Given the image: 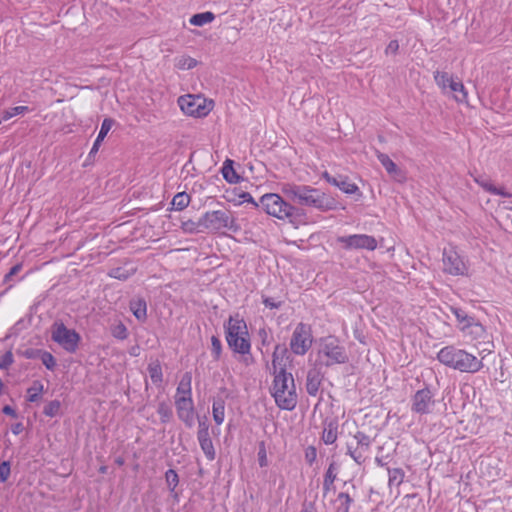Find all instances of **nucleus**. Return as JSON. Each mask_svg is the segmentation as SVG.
Listing matches in <instances>:
<instances>
[{"label": "nucleus", "mask_w": 512, "mask_h": 512, "mask_svg": "<svg viewBox=\"0 0 512 512\" xmlns=\"http://www.w3.org/2000/svg\"><path fill=\"white\" fill-rule=\"evenodd\" d=\"M278 349V346L276 347ZM273 353L272 367L274 373L271 394L276 405L282 410H293L297 405V393L294 378L282 367L278 369V357Z\"/></svg>", "instance_id": "obj_1"}, {"label": "nucleus", "mask_w": 512, "mask_h": 512, "mask_svg": "<svg viewBox=\"0 0 512 512\" xmlns=\"http://www.w3.org/2000/svg\"><path fill=\"white\" fill-rule=\"evenodd\" d=\"M338 424L335 421L326 422L323 429L322 440L325 444H333L337 440Z\"/></svg>", "instance_id": "obj_21"}, {"label": "nucleus", "mask_w": 512, "mask_h": 512, "mask_svg": "<svg viewBox=\"0 0 512 512\" xmlns=\"http://www.w3.org/2000/svg\"><path fill=\"white\" fill-rule=\"evenodd\" d=\"M443 272L452 276H466L468 266L453 248H444L442 254Z\"/></svg>", "instance_id": "obj_11"}, {"label": "nucleus", "mask_w": 512, "mask_h": 512, "mask_svg": "<svg viewBox=\"0 0 512 512\" xmlns=\"http://www.w3.org/2000/svg\"><path fill=\"white\" fill-rule=\"evenodd\" d=\"M437 359L443 365L463 373H476L483 367L481 359L453 345L443 347Z\"/></svg>", "instance_id": "obj_3"}, {"label": "nucleus", "mask_w": 512, "mask_h": 512, "mask_svg": "<svg viewBox=\"0 0 512 512\" xmlns=\"http://www.w3.org/2000/svg\"><path fill=\"white\" fill-rule=\"evenodd\" d=\"M313 344L311 327L304 323H298L290 338V349L298 356L305 355Z\"/></svg>", "instance_id": "obj_9"}, {"label": "nucleus", "mask_w": 512, "mask_h": 512, "mask_svg": "<svg viewBox=\"0 0 512 512\" xmlns=\"http://www.w3.org/2000/svg\"><path fill=\"white\" fill-rule=\"evenodd\" d=\"M398 49H399L398 41L392 40L387 45L385 52H386V54H396Z\"/></svg>", "instance_id": "obj_54"}, {"label": "nucleus", "mask_w": 512, "mask_h": 512, "mask_svg": "<svg viewBox=\"0 0 512 512\" xmlns=\"http://www.w3.org/2000/svg\"><path fill=\"white\" fill-rule=\"evenodd\" d=\"M376 156L390 176L399 181L403 179V173L401 169L398 168V166L390 159V157L387 154H384L377 150Z\"/></svg>", "instance_id": "obj_17"}, {"label": "nucleus", "mask_w": 512, "mask_h": 512, "mask_svg": "<svg viewBox=\"0 0 512 512\" xmlns=\"http://www.w3.org/2000/svg\"><path fill=\"white\" fill-rule=\"evenodd\" d=\"M199 430H204V431H208L209 430V427L206 424V422H199Z\"/></svg>", "instance_id": "obj_61"}, {"label": "nucleus", "mask_w": 512, "mask_h": 512, "mask_svg": "<svg viewBox=\"0 0 512 512\" xmlns=\"http://www.w3.org/2000/svg\"><path fill=\"white\" fill-rule=\"evenodd\" d=\"M157 413L159 414L162 423L169 422L173 415L171 406L166 402H160L158 404Z\"/></svg>", "instance_id": "obj_34"}, {"label": "nucleus", "mask_w": 512, "mask_h": 512, "mask_svg": "<svg viewBox=\"0 0 512 512\" xmlns=\"http://www.w3.org/2000/svg\"><path fill=\"white\" fill-rule=\"evenodd\" d=\"M337 242L340 243L345 250L366 249L373 251L377 248V240L367 234L339 236Z\"/></svg>", "instance_id": "obj_13"}, {"label": "nucleus", "mask_w": 512, "mask_h": 512, "mask_svg": "<svg viewBox=\"0 0 512 512\" xmlns=\"http://www.w3.org/2000/svg\"><path fill=\"white\" fill-rule=\"evenodd\" d=\"M21 270V265L17 264V265H14L10 271L5 275L4 277V281L5 282H8L12 276L16 275L17 273H19V271Z\"/></svg>", "instance_id": "obj_56"}, {"label": "nucleus", "mask_w": 512, "mask_h": 512, "mask_svg": "<svg viewBox=\"0 0 512 512\" xmlns=\"http://www.w3.org/2000/svg\"><path fill=\"white\" fill-rule=\"evenodd\" d=\"M11 467L9 461H3L0 464V482H6L10 476Z\"/></svg>", "instance_id": "obj_46"}, {"label": "nucleus", "mask_w": 512, "mask_h": 512, "mask_svg": "<svg viewBox=\"0 0 512 512\" xmlns=\"http://www.w3.org/2000/svg\"><path fill=\"white\" fill-rule=\"evenodd\" d=\"M322 177L330 184H332L333 179L336 178L334 176H331L328 172H324Z\"/></svg>", "instance_id": "obj_60"}, {"label": "nucleus", "mask_w": 512, "mask_h": 512, "mask_svg": "<svg viewBox=\"0 0 512 512\" xmlns=\"http://www.w3.org/2000/svg\"><path fill=\"white\" fill-rule=\"evenodd\" d=\"M389 486H400L404 480L405 473L401 468L388 469Z\"/></svg>", "instance_id": "obj_29"}, {"label": "nucleus", "mask_w": 512, "mask_h": 512, "mask_svg": "<svg viewBox=\"0 0 512 512\" xmlns=\"http://www.w3.org/2000/svg\"><path fill=\"white\" fill-rule=\"evenodd\" d=\"M323 377V374L317 368L308 370L305 387L310 396H316L318 394Z\"/></svg>", "instance_id": "obj_16"}, {"label": "nucleus", "mask_w": 512, "mask_h": 512, "mask_svg": "<svg viewBox=\"0 0 512 512\" xmlns=\"http://www.w3.org/2000/svg\"><path fill=\"white\" fill-rule=\"evenodd\" d=\"M258 462L261 467H266L268 465L266 448L263 442L260 444L259 447Z\"/></svg>", "instance_id": "obj_49"}, {"label": "nucleus", "mask_w": 512, "mask_h": 512, "mask_svg": "<svg viewBox=\"0 0 512 512\" xmlns=\"http://www.w3.org/2000/svg\"><path fill=\"white\" fill-rule=\"evenodd\" d=\"M2 121H4V120H3V117H2V118H0V124L2 123Z\"/></svg>", "instance_id": "obj_64"}, {"label": "nucleus", "mask_w": 512, "mask_h": 512, "mask_svg": "<svg viewBox=\"0 0 512 512\" xmlns=\"http://www.w3.org/2000/svg\"><path fill=\"white\" fill-rule=\"evenodd\" d=\"M22 431V424L21 423H17L15 425L12 426V432L13 434L17 435L19 434L20 432Z\"/></svg>", "instance_id": "obj_59"}, {"label": "nucleus", "mask_w": 512, "mask_h": 512, "mask_svg": "<svg viewBox=\"0 0 512 512\" xmlns=\"http://www.w3.org/2000/svg\"><path fill=\"white\" fill-rule=\"evenodd\" d=\"M211 351L214 359L218 360L222 352V343L217 336L211 337Z\"/></svg>", "instance_id": "obj_42"}, {"label": "nucleus", "mask_w": 512, "mask_h": 512, "mask_svg": "<svg viewBox=\"0 0 512 512\" xmlns=\"http://www.w3.org/2000/svg\"><path fill=\"white\" fill-rule=\"evenodd\" d=\"M178 105L182 112L193 117H204L212 109V101L207 102L199 95H183L178 98Z\"/></svg>", "instance_id": "obj_8"}, {"label": "nucleus", "mask_w": 512, "mask_h": 512, "mask_svg": "<svg viewBox=\"0 0 512 512\" xmlns=\"http://www.w3.org/2000/svg\"><path fill=\"white\" fill-rule=\"evenodd\" d=\"M14 361L12 352L7 351L0 357V369H7Z\"/></svg>", "instance_id": "obj_48"}, {"label": "nucleus", "mask_w": 512, "mask_h": 512, "mask_svg": "<svg viewBox=\"0 0 512 512\" xmlns=\"http://www.w3.org/2000/svg\"><path fill=\"white\" fill-rule=\"evenodd\" d=\"M2 411L6 415H9L11 417H16L15 410L11 406H9V405L4 406Z\"/></svg>", "instance_id": "obj_58"}, {"label": "nucleus", "mask_w": 512, "mask_h": 512, "mask_svg": "<svg viewBox=\"0 0 512 512\" xmlns=\"http://www.w3.org/2000/svg\"><path fill=\"white\" fill-rule=\"evenodd\" d=\"M113 123L114 121L110 118H106L103 120L99 134L93 144L90 154L96 153L98 151L101 142L104 140L108 132L111 130Z\"/></svg>", "instance_id": "obj_22"}, {"label": "nucleus", "mask_w": 512, "mask_h": 512, "mask_svg": "<svg viewBox=\"0 0 512 512\" xmlns=\"http://www.w3.org/2000/svg\"><path fill=\"white\" fill-rule=\"evenodd\" d=\"M281 191L290 201L302 206L313 207L321 211L333 208V200L330 197L309 185L285 183L282 185Z\"/></svg>", "instance_id": "obj_2"}, {"label": "nucleus", "mask_w": 512, "mask_h": 512, "mask_svg": "<svg viewBox=\"0 0 512 512\" xmlns=\"http://www.w3.org/2000/svg\"><path fill=\"white\" fill-rule=\"evenodd\" d=\"M435 403L433 392L428 387H425L416 391L412 396L411 411L419 415L430 414L433 411Z\"/></svg>", "instance_id": "obj_14"}, {"label": "nucleus", "mask_w": 512, "mask_h": 512, "mask_svg": "<svg viewBox=\"0 0 512 512\" xmlns=\"http://www.w3.org/2000/svg\"><path fill=\"white\" fill-rule=\"evenodd\" d=\"M222 174H223L224 179L226 181H228L229 183H237L239 180V176L236 174V172L232 166L231 160H227L224 163L223 168H222Z\"/></svg>", "instance_id": "obj_31"}, {"label": "nucleus", "mask_w": 512, "mask_h": 512, "mask_svg": "<svg viewBox=\"0 0 512 512\" xmlns=\"http://www.w3.org/2000/svg\"><path fill=\"white\" fill-rule=\"evenodd\" d=\"M200 447L209 461H213L216 457L215 449L212 440L199 442Z\"/></svg>", "instance_id": "obj_39"}, {"label": "nucleus", "mask_w": 512, "mask_h": 512, "mask_svg": "<svg viewBox=\"0 0 512 512\" xmlns=\"http://www.w3.org/2000/svg\"><path fill=\"white\" fill-rule=\"evenodd\" d=\"M239 197L241 199V203L247 202V203H252L255 207L260 206V201L259 202H255L253 197L248 192L241 193Z\"/></svg>", "instance_id": "obj_52"}, {"label": "nucleus", "mask_w": 512, "mask_h": 512, "mask_svg": "<svg viewBox=\"0 0 512 512\" xmlns=\"http://www.w3.org/2000/svg\"><path fill=\"white\" fill-rule=\"evenodd\" d=\"M260 207L269 215L278 219H288L297 223L303 215L299 208L286 202L279 194L267 193L260 198Z\"/></svg>", "instance_id": "obj_5"}, {"label": "nucleus", "mask_w": 512, "mask_h": 512, "mask_svg": "<svg viewBox=\"0 0 512 512\" xmlns=\"http://www.w3.org/2000/svg\"><path fill=\"white\" fill-rule=\"evenodd\" d=\"M51 338L65 351L74 353L80 341V335L73 329H68L63 323H54L51 329Z\"/></svg>", "instance_id": "obj_10"}, {"label": "nucleus", "mask_w": 512, "mask_h": 512, "mask_svg": "<svg viewBox=\"0 0 512 512\" xmlns=\"http://www.w3.org/2000/svg\"><path fill=\"white\" fill-rule=\"evenodd\" d=\"M41 361L48 370H53L56 366V360L54 356L47 351L42 352Z\"/></svg>", "instance_id": "obj_43"}, {"label": "nucleus", "mask_w": 512, "mask_h": 512, "mask_svg": "<svg viewBox=\"0 0 512 512\" xmlns=\"http://www.w3.org/2000/svg\"><path fill=\"white\" fill-rule=\"evenodd\" d=\"M175 406L179 419L186 426L192 427L194 425V404L192 398L175 397Z\"/></svg>", "instance_id": "obj_15"}, {"label": "nucleus", "mask_w": 512, "mask_h": 512, "mask_svg": "<svg viewBox=\"0 0 512 512\" xmlns=\"http://www.w3.org/2000/svg\"><path fill=\"white\" fill-rule=\"evenodd\" d=\"M263 303L266 307L270 309H275L280 307V302H276L273 298L266 297L263 299Z\"/></svg>", "instance_id": "obj_55"}, {"label": "nucleus", "mask_w": 512, "mask_h": 512, "mask_svg": "<svg viewBox=\"0 0 512 512\" xmlns=\"http://www.w3.org/2000/svg\"><path fill=\"white\" fill-rule=\"evenodd\" d=\"M213 420L217 425H221L225 419V402L223 399H215L212 406Z\"/></svg>", "instance_id": "obj_24"}, {"label": "nucleus", "mask_w": 512, "mask_h": 512, "mask_svg": "<svg viewBox=\"0 0 512 512\" xmlns=\"http://www.w3.org/2000/svg\"><path fill=\"white\" fill-rule=\"evenodd\" d=\"M375 461H376V463H377L379 466H384V462L382 461V459H381V458L376 457Z\"/></svg>", "instance_id": "obj_62"}, {"label": "nucleus", "mask_w": 512, "mask_h": 512, "mask_svg": "<svg viewBox=\"0 0 512 512\" xmlns=\"http://www.w3.org/2000/svg\"><path fill=\"white\" fill-rule=\"evenodd\" d=\"M27 112H30V108L27 106H15L10 109H7L3 112V120L7 121L14 116L22 115Z\"/></svg>", "instance_id": "obj_36"}, {"label": "nucleus", "mask_w": 512, "mask_h": 512, "mask_svg": "<svg viewBox=\"0 0 512 512\" xmlns=\"http://www.w3.org/2000/svg\"><path fill=\"white\" fill-rule=\"evenodd\" d=\"M3 389H4V383L3 381L0 379V395L2 394L3 392Z\"/></svg>", "instance_id": "obj_63"}, {"label": "nucleus", "mask_w": 512, "mask_h": 512, "mask_svg": "<svg viewBox=\"0 0 512 512\" xmlns=\"http://www.w3.org/2000/svg\"><path fill=\"white\" fill-rule=\"evenodd\" d=\"M191 382H192V376L191 373L186 372L176 389V396L175 397H184V399L192 398V388H191Z\"/></svg>", "instance_id": "obj_19"}, {"label": "nucleus", "mask_w": 512, "mask_h": 512, "mask_svg": "<svg viewBox=\"0 0 512 512\" xmlns=\"http://www.w3.org/2000/svg\"><path fill=\"white\" fill-rule=\"evenodd\" d=\"M112 333L118 339H125L127 337V329L123 324L115 326Z\"/></svg>", "instance_id": "obj_51"}, {"label": "nucleus", "mask_w": 512, "mask_h": 512, "mask_svg": "<svg viewBox=\"0 0 512 512\" xmlns=\"http://www.w3.org/2000/svg\"><path fill=\"white\" fill-rule=\"evenodd\" d=\"M215 19V15L212 12H203L193 15L189 22L194 26H203L205 24L211 23Z\"/></svg>", "instance_id": "obj_28"}, {"label": "nucleus", "mask_w": 512, "mask_h": 512, "mask_svg": "<svg viewBox=\"0 0 512 512\" xmlns=\"http://www.w3.org/2000/svg\"><path fill=\"white\" fill-rule=\"evenodd\" d=\"M337 502L339 503V505H338L339 511L349 512L350 505L352 503V498L349 496L348 493H345V492L339 493L337 496Z\"/></svg>", "instance_id": "obj_37"}, {"label": "nucleus", "mask_w": 512, "mask_h": 512, "mask_svg": "<svg viewBox=\"0 0 512 512\" xmlns=\"http://www.w3.org/2000/svg\"><path fill=\"white\" fill-rule=\"evenodd\" d=\"M149 376L151 378V381L156 384L160 385L162 382L163 374H162V368L160 365V362L158 360H153L148 364L147 367Z\"/></svg>", "instance_id": "obj_26"}, {"label": "nucleus", "mask_w": 512, "mask_h": 512, "mask_svg": "<svg viewBox=\"0 0 512 512\" xmlns=\"http://www.w3.org/2000/svg\"><path fill=\"white\" fill-rule=\"evenodd\" d=\"M43 392V384L35 381L31 387L27 389V400L29 402H36L40 399Z\"/></svg>", "instance_id": "obj_32"}, {"label": "nucleus", "mask_w": 512, "mask_h": 512, "mask_svg": "<svg viewBox=\"0 0 512 512\" xmlns=\"http://www.w3.org/2000/svg\"><path fill=\"white\" fill-rule=\"evenodd\" d=\"M465 334H473L476 337H480L484 333V327L478 323L475 319L472 320V323L469 325V329Z\"/></svg>", "instance_id": "obj_45"}, {"label": "nucleus", "mask_w": 512, "mask_h": 512, "mask_svg": "<svg viewBox=\"0 0 512 512\" xmlns=\"http://www.w3.org/2000/svg\"><path fill=\"white\" fill-rule=\"evenodd\" d=\"M348 359L345 347L340 344L337 338L328 336L321 339L317 353V360L320 365L330 367L336 364H344Z\"/></svg>", "instance_id": "obj_6"}, {"label": "nucleus", "mask_w": 512, "mask_h": 512, "mask_svg": "<svg viewBox=\"0 0 512 512\" xmlns=\"http://www.w3.org/2000/svg\"><path fill=\"white\" fill-rule=\"evenodd\" d=\"M336 187H338L341 191H343L346 194H354L358 187L355 183H352L349 181L348 177L339 175L335 179H333L332 184Z\"/></svg>", "instance_id": "obj_23"}, {"label": "nucleus", "mask_w": 512, "mask_h": 512, "mask_svg": "<svg viewBox=\"0 0 512 512\" xmlns=\"http://www.w3.org/2000/svg\"><path fill=\"white\" fill-rule=\"evenodd\" d=\"M452 313L455 315L458 323H459V329L462 332H467L469 329L470 323H472L473 317L468 316L465 311H463L460 308H451Z\"/></svg>", "instance_id": "obj_25"}, {"label": "nucleus", "mask_w": 512, "mask_h": 512, "mask_svg": "<svg viewBox=\"0 0 512 512\" xmlns=\"http://www.w3.org/2000/svg\"><path fill=\"white\" fill-rule=\"evenodd\" d=\"M183 229L186 232L190 233H202L204 232V228L199 225V219L197 221L188 220L183 223Z\"/></svg>", "instance_id": "obj_41"}, {"label": "nucleus", "mask_w": 512, "mask_h": 512, "mask_svg": "<svg viewBox=\"0 0 512 512\" xmlns=\"http://www.w3.org/2000/svg\"><path fill=\"white\" fill-rule=\"evenodd\" d=\"M474 181L480 186L482 187L485 191L488 192V187L489 186H492L493 183H491L490 181L484 179L482 176H477V177H474Z\"/></svg>", "instance_id": "obj_53"}, {"label": "nucleus", "mask_w": 512, "mask_h": 512, "mask_svg": "<svg viewBox=\"0 0 512 512\" xmlns=\"http://www.w3.org/2000/svg\"><path fill=\"white\" fill-rule=\"evenodd\" d=\"M197 439L199 442L211 440V438L209 436V430L208 431L198 430Z\"/></svg>", "instance_id": "obj_57"}, {"label": "nucleus", "mask_w": 512, "mask_h": 512, "mask_svg": "<svg viewBox=\"0 0 512 512\" xmlns=\"http://www.w3.org/2000/svg\"><path fill=\"white\" fill-rule=\"evenodd\" d=\"M449 89L455 93L454 99L457 102L467 103L468 93L462 82L454 80L453 82H451V86L449 87Z\"/></svg>", "instance_id": "obj_27"}, {"label": "nucleus", "mask_w": 512, "mask_h": 512, "mask_svg": "<svg viewBox=\"0 0 512 512\" xmlns=\"http://www.w3.org/2000/svg\"><path fill=\"white\" fill-rule=\"evenodd\" d=\"M371 439L363 432H357L353 440L347 444V454L357 463L362 464L368 457Z\"/></svg>", "instance_id": "obj_12"}, {"label": "nucleus", "mask_w": 512, "mask_h": 512, "mask_svg": "<svg viewBox=\"0 0 512 512\" xmlns=\"http://www.w3.org/2000/svg\"><path fill=\"white\" fill-rule=\"evenodd\" d=\"M488 193L493 195H499L505 198L512 197V193L507 191L504 187H496L494 184L488 187Z\"/></svg>", "instance_id": "obj_47"}, {"label": "nucleus", "mask_w": 512, "mask_h": 512, "mask_svg": "<svg viewBox=\"0 0 512 512\" xmlns=\"http://www.w3.org/2000/svg\"><path fill=\"white\" fill-rule=\"evenodd\" d=\"M108 275L115 279L126 280L129 278L130 273L121 267H117L111 269Z\"/></svg>", "instance_id": "obj_44"}, {"label": "nucleus", "mask_w": 512, "mask_h": 512, "mask_svg": "<svg viewBox=\"0 0 512 512\" xmlns=\"http://www.w3.org/2000/svg\"><path fill=\"white\" fill-rule=\"evenodd\" d=\"M165 480L169 490L173 492L179 483L177 472L174 469L167 470L165 473Z\"/></svg>", "instance_id": "obj_38"}, {"label": "nucleus", "mask_w": 512, "mask_h": 512, "mask_svg": "<svg viewBox=\"0 0 512 512\" xmlns=\"http://www.w3.org/2000/svg\"><path fill=\"white\" fill-rule=\"evenodd\" d=\"M317 458L316 448L309 446L305 451V460L308 464L312 465Z\"/></svg>", "instance_id": "obj_50"}, {"label": "nucleus", "mask_w": 512, "mask_h": 512, "mask_svg": "<svg viewBox=\"0 0 512 512\" xmlns=\"http://www.w3.org/2000/svg\"><path fill=\"white\" fill-rule=\"evenodd\" d=\"M199 225L204 228V232L217 233L222 230L231 232L239 231L240 227L231 213L227 210L207 211L199 218Z\"/></svg>", "instance_id": "obj_7"}, {"label": "nucleus", "mask_w": 512, "mask_h": 512, "mask_svg": "<svg viewBox=\"0 0 512 512\" xmlns=\"http://www.w3.org/2000/svg\"><path fill=\"white\" fill-rule=\"evenodd\" d=\"M197 65V60L190 56H181L177 59L176 67L181 70L193 69Z\"/></svg>", "instance_id": "obj_35"}, {"label": "nucleus", "mask_w": 512, "mask_h": 512, "mask_svg": "<svg viewBox=\"0 0 512 512\" xmlns=\"http://www.w3.org/2000/svg\"><path fill=\"white\" fill-rule=\"evenodd\" d=\"M434 80L436 84L445 91L451 86V82L454 80L446 72L436 71L434 73Z\"/></svg>", "instance_id": "obj_33"}, {"label": "nucleus", "mask_w": 512, "mask_h": 512, "mask_svg": "<svg viewBox=\"0 0 512 512\" xmlns=\"http://www.w3.org/2000/svg\"><path fill=\"white\" fill-rule=\"evenodd\" d=\"M190 196L185 192L177 193L172 199L173 207L178 210H184L190 203Z\"/></svg>", "instance_id": "obj_30"}, {"label": "nucleus", "mask_w": 512, "mask_h": 512, "mask_svg": "<svg viewBox=\"0 0 512 512\" xmlns=\"http://www.w3.org/2000/svg\"><path fill=\"white\" fill-rule=\"evenodd\" d=\"M129 308L133 315L139 321H145L147 318V304L146 301L141 297L133 298L129 303Z\"/></svg>", "instance_id": "obj_18"}, {"label": "nucleus", "mask_w": 512, "mask_h": 512, "mask_svg": "<svg viewBox=\"0 0 512 512\" xmlns=\"http://www.w3.org/2000/svg\"><path fill=\"white\" fill-rule=\"evenodd\" d=\"M61 404L58 400L50 401L43 410V413L46 416L54 417L56 416L60 411Z\"/></svg>", "instance_id": "obj_40"}, {"label": "nucleus", "mask_w": 512, "mask_h": 512, "mask_svg": "<svg viewBox=\"0 0 512 512\" xmlns=\"http://www.w3.org/2000/svg\"><path fill=\"white\" fill-rule=\"evenodd\" d=\"M337 474H338V468H337L336 464L334 462H332L329 465V467L324 475V481H323L324 494H327L329 491L335 489L334 482L337 478Z\"/></svg>", "instance_id": "obj_20"}, {"label": "nucleus", "mask_w": 512, "mask_h": 512, "mask_svg": "<svg viewBox=\"0 0 512 512\" xmlns=\"http://www.w3.org/2000/svg\"><path fill=\"white\" fill-rule=\"evenodd\" d=\"M225 336L228 346L236 353L245 355L251 350L247 324L239 314L229 317L224 323Z\"/></svg>", "instance_id": "obj_4"}]
</instances>
